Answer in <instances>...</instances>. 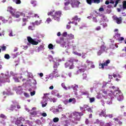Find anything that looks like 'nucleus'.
Listing matches in <instances>:
<instances>
[{
  "mask_svg": "<svg viewBox=\"0 0 126 126\" xmlns=\"http://www.w3.org/2000/svg\"><path fill=\"white\" fill-rule=\"evenodd\" d=\"M113 95L117 98L118 101H122V100L124 99L123 93L120 90H115L113 93L111 92L108 94V96H111V98H113Z\"/></svg>",
  "mask_w": 126,
  "mask_h": 126,
  "instance_id": "nucleus-1",
  "label": "nucleus"
},
{
  "mask_svg": "<svg viewBox=\"0 0 126 126\" xmlns=\"http://www.w3.org/2000/svg\"><path fill=\"white\" fill-rule=\"evenodd\" d=\"M62 15L63 14L62 13V11H56L54 15H52L53 19L54 20H56V21H59L61 20V17H62Z\"/></svg>",
  "mask_w": 126,
  "mask_h": 126,
  "instance_id": "nucleus-2",
  "label": "nucleus"
},
{
  "mask_svg": "<svg viewBox=\"0 0 126 126\" xmlns=\"http://www.w3.org/2000/svg\"><path fill=\"white\" fill-rule=\"evenodd\" d=\"M73 115L74 119L75 121H76L77 122H80V120L81 119V117L83 116V113L74 112H73Z\"/></svg>",
  "mask_w": 126,
  "mask_h": 126,
  "instance_id": "nucleus-3",
  "label": "nucleus"
},
{
  "mask_svg": "<svg viewBox=\"0 0 126 126\" xmlns=\"http://www.w3.org/2000/svg\"><path fill=\"white\" fill-rule=\"evenodd\" d=\"M73 62H74V60H70V61H68L65 63V67H69V69H73L74 68V65H73Z\"/></svg>",
  "mask_w": 126,
  "mask_h": 126,
  "instance_id": "nucleus-4",
  "label": "nucleus"
},
{
  "mask_svg": "<svg viewBox=\"0 0 126 126\" xmlns=\"http://www.w3.org/2000/svg\"><path fill=\"white\" fill-rule=\"evenodd\" d=\"M1 75L2 76V77H0V83H6V82H10V80L8 77L4 78V77H3L4 74L2 73H1Z\"/></svg>",
  "mask_w": 126,
  "mask_h": 126,
  "instance_id": "nucleus-5",
  "label": "nucleus"
},
{
  "mask_svg": "<svg viewBox=\"0 0 126 126\" xmlns=\"http://www.w3.org/2000/svg\"><path fill=\"white\" fill-rule=\"evenodd\" d=\"M86 70V67L85 66H81L78 67V69L76 71L75 73L76 74H80V73H82L84 72Z\"/></svg>",
  "mask_w": 126,
  "mask_h": 126,
  "instance_id": "nucleus-6",
  "label": "nucleus"
},
{
  "mask_svg": "<svg viewBox=\"0 0 126 126\" xmlns=\"http://www.w3.org/2000/svg\"><path fill=\"white\" fill-rule=\"evenodd\" d=\"M111 63V61L110 60H107L105 62L102 63H99V68H104V66H108V64Z\"/></svg>",
  "mask_w": 126,
  "mask_h": 126,
  "instance_id": "nucleus-7",
  "label": "nucleus"
},
{
  "mask_svg": "<svg viewBox=\"0 0 126 126\" xmlns=\"http://www.w3.org/2000/svg\"><path fill=\"white\" fill-rule=\"evenodd\" d=\"M28 41L30 44H32V45H38L39 42L38 41H35L30 36L27 37Z\"/></svg>",
  "mask_w": 126,
  "mask_h": 126,
  "instance_id": "nucleus-8",
  "label": "nucleus"
},
{
  "mask_svg": "<svg viewBox=\"0 0 126 126\" xmlns=\"http://www.w3.org/2000/svg\"><path fill=\"white\" fill-rule=\"evenodd\" d=\"M36 109H37L35 107H33L32 110H29L28 112H30V114L32 116H36L37 115V111H36Z\"/></svg>",
  "mask_w": 126,
  "mask_h": 126,
  "instance_id": "nucleus-9",
  "label": "nucleus"
},
{
  "mask_svg": "<svg viewBox=\"0 0 126 126\" xmlns=\"http://www.w3.org/2000/svg\"><path fill=\"white\" fill-rule=\"evenodd\" d=\"M114 20H115L117 24H121L123 21V18L122 17H114Z\"/></svg>",
  "mask_w": 126,
  "mask_h": 126,
  "instance_id": "nucleus-10",
  "label": "nucleus"
},
{
  "mask_svg": "<svg viewBox=\"0 0 126 126\" xmlns=\"http://www.w3.org/2000/svg\"><path fill=\"white\" fill-rule=\"evenodd\" d=\"M71 88L73 90L74 92H75V95H78L76 91H77L78 89V85L75 84L74 85L71 86Z\"/></svg>",
  "mask_w": 126,
  "mask_h": 126,
  "instance_id": "nucleus-11",
  "label": "nucleus"
},
{
  "mask_svg": "<svg viewBox=\"0 0 126 126\" xmlns=\"http://www.w3.org/2000/svg\"><path fill=\"white\" fill-rule=\"evenodd\" d=\"M27 22H28V19L27 18H22V26L23 27L27 25Z\"/></svg>",
  "mask_w": 126,
  "mask_h": 126,
  "instance_id": "nucleus-12",
  "label": "nucleus"
},
{
  "mask_svg": "<svg viewBox=\"0 0 126 126\" xmlns=\"http://www.w3.org/2000/svg\"><path fill=\"white\" fill-rule=\"evenodd\" d=\"M57 44H60V45H65V42H64V39L63 38H61L60 40H56Z\"/></svg>",
  "mask_w": 126,
  "mask_h": 126,
  "instance_id": "nucleus-13",
  "label": "nucleus"
},
{
  "mask_svg": "<svg viewBox=\"0 0 126 126\" xmlns=\"http://www.w3.org/2000/svg\"><path fill=\"white\" fill-rule=\"evenodd\" d=\"M8 10H9L10 13H11L12 16H13V15H14L15 13L16 12L15 11V10L14 9H13V8H12V7H9Z\"/></svg>",
  "mask_w": 126,
  "mask_h": 126,
  "instance_id": "nucleus-14",
  "label": "nucleus"
},
{
  "mask_svg": "<svg viewBox=\"0 0 126 126\" xmlns=\"http://www.w3.org/2000/svg\"><path fill=\"white\" fill-rule=\"evenodd\" d=\"M60 65V63L59 62H54L53 68L54 70H58V67Z\"/></svg>",
  "mask_w": 126,
  "mask_h": 126,
  "instance_id": "nucleus-15",
  "label": "nucleus"
},
{
  "mask_svg": "<svg viewBox=\"0 0 126 126\" xmlns=\"http://www.w3.org/2000/svg\"><path fill=\"white\" fill-rule=\"evenodd\" d=\"M80 3V2H79V1H75L74 3H72V5L73 7H78Z\"/></svg>",
  "mask_w": 126,
  "mask_h": 126,
  "instance_id": "nucleus-16",
  "label": "nucleus"
},
{
  "mask_svg": "<svg viewBox=\"0 0 126 126\" xmlns=\"http://www.w3.org/2000/svg\"><path fill=\"white\" fill-rule=\"evenodd\" d=\"M72 20H73V21H74V22H75V21L79 22L80 20H81V19L80 18H78V16L77 15H76L72 18Z\"/></svg>",
  "mask_w": 126,
  "mask_h": 126,
  "instance_id": "nucleus-17",
  "label": "nucleus"
},
{
  "mask_svg": "<svg viewBox=\"0 0 126 126\" xmlns=\"http://www.w3.org/2000/svg\"><path fill=\"white\" fill-rule=\"evenodd\" d=\"M31 17H32V18L34 17V13L32 11H30L28 13V16H27V18L28 19H30V18H31Z\"/></svg>",
  "mask_w": 126,
  "mask_h": 126,
  "instance_id": "nucleus-18",
  "label": "nucleus"
},
{
  "mask_svg": "<svg viewBox=\"0 0 126 126\" xmlns=\"http://www.w3.org/2000/svg\"><path fill=\"white\" fill-rule=\"evenodd\" d=\"M113 120L115 121V122H116L115 123H118V125H119V126H122V125H123V122L122 121H121L119 118H114Z\"/></svg>",
  "mask_w": 126,
  "mask_h": 126,
  "instance_id": "nucleus-19",
  "label": "nucleus"
},
{
  "mask_svg": "<svg viewBox=\"0 0 126 126\" xmlns=\"http://www.w3.org/2000/svg\"><path fill=\"white\" fill-rule=\"evenodd\" d=\"M15 125H17L18 126H24L22 125V122H21V121L19 119L16 120Z\"/></svg>",
  "mask_w": 126,
  "mask_h": 126,
  "instance_id": "nucleus-20",
  "label": "nucleus"
},
{
  "mask_svg": "<svg viewBox=\"0 0 126 126\" xmlns=\"http://www.w3.org/2000/svg\"><path fill=\"white\" fill-rule=\"evenodd\" d=\"M69 103H72V104H75L76 103V99L75 98H69Z\"/></svg>",
  "mask_w": 126,
  "mask_h": 126,
  "instance_id": "nucleus-21",
  "label": "nucleus"
},
{
  "mask_svg": "<svg viewBox=\"0 0 126 126\" xmlns=\"http://www.w3.org/2000/svg\"><path fill=\"white\" fill-rule=\"evenodd\" d=\"M32 26H29L28 27L29 30H34V29H35V23H32Z\"/></svg>",
  "mask_w": 126,
  "mask_h": 126,
  "instance_id": "nucleus-22",
  "label": "nucleus"
},
{
  "mask_svg": "<svg viewBox=\"0 0 126 126\" xmlns=\"http://www.w3.org/2000/svg\"><path fill=\"white\" fill-rule=\"evenodd\" d=\"M81 96H83V95L86 96L87 95H89V93L88 91H81Z\"/></svg>",
  "mask_w": 126,
  "mask_h": 126,
  "instance_id": "nucleus-23",
  "label": "nucleus"
},
{
  "mask_svg": "<svg viewBox=\"0 0 126 126\" xmlns=\"http://www.w3.org/2000/svg\"><path fill=\"white\" fill-rule=\"evenodd\" d=\"M99 116L100 117H104L105 118H107V115H106V112H104V111H102L100 113H99Z\"/></svg>",
  "mask_w": 126,
  "mask_h": 126,
  "instance_id": "nucleus-24",
  "label": "nucleus"
},
{
  "mask_svg": "<svg viewBox=\"0 0 126 126\" xmlns=\"http://www.w3.org/2000/svg\"><path fill=\"white\" fill-rule=\"evenodd\" d=\"M52 73H53L54 76H55V77H59V75L58 74V71H57V70H54Z\"/></svg>",
  "mask_w": 126,
  "mask_h": 126,
  "instance_id": "nucleus-25",
  "label": "nucleus"
},
{
  "mask_svg": "<svg viewBox=\"0 0 126 126\" xmlns=\"http://www.w3.org/2000/svg\"><path fill=\"white\" fill-rule=\"evenodd\" d=\"M113 76L114 78H116V77H118L119 78H122V76H121V75H120L119 74H117L115 73H113Z\"/></svg>",
  "mask_w": 126,
  "mask_h": 126,
  "instance_id": "nucleus-26",
  "label": "nucleus"
},
{
  "mask_svg": "<svg viewBox=\"0 0 126 126\" xmlns=\"http://www.w3.org/2000/svg\"><path fill=\"white\" fill-rule=\"evenodd\" d=\"M0 48H1L2 52H5V51H6V46H4V45H3L2 46H0Z\"/></svg>",
  "mask_w": 126,
  "mask_h": 126,
  "instance_id": "nucleus-27",
  "label": "nucleus"
},
{
  "mask_svg": "<svg viewBox=\"0 0 126 126\" xmlns=\"http://www.w3.org/2000/svg\"><path fill=\"white\" fill-rule=\"evenodd\" d=\"M31 3L33 5V6L37 5V1L36 0H31Z\"/></svg>",
  "mask_w": 126,
  "mask_h": 126,
  "instance_id": "nucleus-28",
  "label": "nucleus"
},
{
  "mask_svg": "<svg viewBox=\"0 0 126 126\" xmlns=\"http://www.w3.org/2000/svg\"><path fill=\"white\" fill-rule=\"evenodd\" d=\"M12 16L15 18H19V17H20V14H17V13L16 12Z\"/></svg>",
  "mask_w": 126,
  "mask_h": 126,
  "instance_id": "nucleus-29",
  "label": "nucleus"
},
{
  "mask_svg": "<svg viewBox=\"0 0 126 126\" xmlns=\"http://www.w3.org/2000/svg\"><path fill=\"white\" fill-rule=\"evenodd\" d=\"M15 108H16V106L14 104H11L10 106V110L11 111H13V110H14V109H15Z\"/></svg>",
  "mask_w": 126,
  "mask_h": 126,
  "instance_id": "nucleus-30",
  "label": "nucleus"
},
{
  "mask_svg": "<svg viewBox=\"0 0 126 126\" xmlns=\"http://www.w3.org/2000/svg\"><path fill=\"white\" fill-rule=\"evenodd\" d=\"M38 52H41L42 50H44V46L43 45H40L38 48Z\"/></svg>",
  "mask_w": 126,
  "mask_h": 126,
  "instance_id": "nucleus-31",
  "label": "nucleus"
},
{
  "mask_svg": "<svg viewBox=\"0 0 126 126\" xmlns=\"http://www.w3.org/2000/svg\"><path fill=\"white\" fill-rule=\"evenodd\" d=\"M67 36L69 37V39H74V35L72 34H68Z\"/></svg>",
  "mask_w": 126,
  "mask_h": 126,
  "instance_id": "nucleus-32",
  "label": "nucleus"
},
{
  "mask_svg": "<svg viewBox=\"0 0 126 126\" xmlns=\"http://www.w3.org/2000/svg\"><path fill=\"white\" fill-rule=\"evenodd\" d=\"M88 4H90L91 5L92 4V2H93V0H86Z\"/></svg>",
  "mask_w": 126,
  "mask_h": 126,
  "instance_id": "nucleus-33",
  "label": "nucleus"
},
{
  "mask_svg": "<svg viewBox=\"0 0 126 126\" xmlns=\"http://www.w3.org/2000/svg\"><path fill=\"white\" fill-rule=\"evenodd\" d=\"M123 9H126V1H124L123 2Z\"/></svg>",
  "mask_w": 126,
  "mask_h": 126,
  "instance_id": "nucleus-34",
  "label": "nucleus"
},
{
  "mask_svg": "<svg viewBox=\"0 0 126 126\" xmlns=\"http://www.w3.org/2000/svg\"><path fill=\"white\" fill-rule=\"evenodd\" d=\"M4 59H6V60H9V59H10V56H9V54H5Z\"/></svg>",
  "mask_w": 126,
  "mask_h": 126,
  "instance_id": "nucleus-35",
  "label": "nucleus"
},
{
  "mask_svg": "<svg viewBox=\"0 0 126 126\" xmlns=\"http://www.w3.org/2000/svg\"><path fill=\"white\" fill-rule=\"evenodd\" d=\"M60 119H59V118L55 117L53 119V122L54 123H58Z\"/></svg>",
  "mask_w": 126,
  "mask_h": 126,
  "instance_id": "nucleus-36",
  "label": "nucleus"
},
{
  "mask_svg": "<svg viewBox=\"0 0 126 126\" xmlns=\"http://www.w3.org/2000/svg\"><path fill=\"white\" fill-rule=\"evenodd\" d=\"M48 48L49 49H50V50H53V49H54V45H53L52 44H49L48 45Z\"/></svg>",
  "mask_w": 126,
  "mask_h": 126,
  "instance_id": "nucleus-37",
  "label": "nucleus"
},
{
  "mask_svg": "<svg viewBox=\"0 0 126 126\" xmlns=\"http://www.w3.org/2000/svg\"><path fill=\"white\" fill-rule=\"evenodd\" d=\"M100 50L103 51H105V50H106V46L104 45H101L100 47Z\"/></svg>",
  "mask_w": 126,
  "mask_h": 126,
  "instance_id": "nucleus-38",
  "label": "nucleus"
},
{
  "mask_svg": "<svg viewBox=\"0 0 126 126\" xmlns=\"http://www.w3.org/2000/svg\"><path fill=\"white\" fill-rule=\"evenodd\" d=\"M95 101V98L94 97H90V103H93Z\"/></svg>",
  "mask_w": 126,
  "mask_h": 126,
  "instance_id": "nucleus-39",
  "label": "nucleus"
},
{
  "mask_svg": "<svg viewBox=\"0 0 126 126\" xmlns=\"http://www.w3.org/2000/svg\"><path fill=\"white\" fill-rule=\"evenodd\" d=\"M93 2L94 3H100V1H101V0H93Z\"/></svg>",
  "mask_w": 126,
  "mask_h": 126,
  "instance_id": "nucleus-40",
  "label": "nucleus"
},
{
  "mask_svg": "<svg viewBox=\"0 0 126 126\" xmlns=\"http://www.w3.org/2000/svg\"><path fill=\"white\" fill-rule=\"evenodd\" d=\"M71 23H72V24H75V26H77L78 25V24L77 23V22H75L74 21H72V22H68V24H70Z\"/></svg>",
  "mask_w": 126,
  "mask_h": 126,
  "instance_id": "nucleus-41",
  "label": "nucleus"
},
{
  "mask_svg": "<svg viewBox=\"0 0 126 126\" xmlns=\"http://www.w3.org/2000/svg\"><path fill=\"white\" fill-rule=\"evenodd\" d=\"M87 78V74L83 73V79H86Z\"/></svg>",
  "mask_w": 126,
  "mask_h": 126,
  "instance_id": "nucleus-42",
  "label": "nucleus"
},
{
  "mask_svg": "<svg viewBox=\"0 0 126 126\" xmlns=\"http://www.w3.org/2000/svg\"><path fill=\"white\" fill-rule=\"evenodd\" d=\"M62 87H63V88H64V89H65V90H67V88L66 87V86H65V85L64 84V83H62Z\"/></svg>",
  "mask_w": 126,
  "mask_h": 126,
  "instance_id": "nucleus-43",
  "label": "nucleus"
},
{
  "mask_svg": "<svg viewBox=\"0 0 126 126\" xmlns=\"http://www.w3.org/2000/svg\"><path fill=\"white\" fill-rule=\"evenodd\" d=\"M24 95L26 97V98H29L30 97V95L27 93H24Z\"/></svg>",
  "mask_w": 126,
  "mask_h": 126,
  "instance_id": "nucleus-44",
  "label": "nucleus"
},
{
  "mask_svg": "<svg viewBox=\"0 0 126 126\" xmlns=\"http://www.w3.org/2000/svg\"><path fill=\"white\" fill-rule=\"evenodd\" d=\"M121 0H117L115 1V4H114V7H117V5H118V4L119 3V2Z\"/></svg>",
  "mask_w": 126,
  "mask_h": 126,
  "instance_id": "nucleus-45",
  "label": "nucleus"
},
{
  "mask_svg": "<svg viewBox=\"0 0 126 126\" xmlns=\"http://www.w3.org/2000/svg\"><path fill=\"white\" fill-rule=\"evenodd\" d=\"M0 118H1V119H6V116L3 114H1L0 115Z\"/></svg>",
  "mask_w": 126,
  "mask_h": 126,
  "instance_id": "nucleus-46",
  "label": "nucleus"
},
{
  "mask_svg": "<svg viewBox=\"0 0 126 126\" xmlns=\"http://www.w3.org/2000/svg\"><path fill=\"white\" fill-rule=\"evenodd\" d=\"M74 55H76V56H78L79 57H81V54L77 52H74Z\"/></svg>",
  "mask_w": 126,
  "mask_h": 126,
  "instance_id": "nucleus-47",
  "label": "nucleus"
},
{
  "mask_svg": "<svg viewBox=\"0 0 126 126\" xmlns=\"http://www.w3.org/2000/svg\"><path fill=\"white\" fill-rule=\"evenodd\" d=\"M67 35H68L67 32H64L62 34L63 37H66L67 36Z\"/></svg>",
  "mask_w": 126,
  "mask_h": 126,
  "instance_id": "nucleus-48",
  "label": "nucleus"
},
{
  "mask_svg": "<svg viewBox=\"0 0 126 126\" xmlns=\"http://www.w3.org/2000/svg\"><path fill=\"white\" fill-rule=\"evenodd\" d=\"M47 102H43V103L42 104V107L43 108H44V107H46L47 106Z\"/></svg>",
  "mask_w": 126,
  "mask_h": 126,
  "instance_id": "nucleus-49",
  "label": "nucleus"
},
{
  "mask_svg": "<svg viewBox=\"0 0 126 126\" xmlns=\"http://www.w3.org/2000/svg\"><path fill=\"white\" fill-rule=\"evenodd\" d=\"M102 93H103L104 94H105V95H107L108 94V91H106L105 90H103L102 91Z\"/></svg>",
  "mask_w": 126,
  "mask_h": 126,
  "instance_id": "nucleus-50",
  "label": "nucleus"
},
{
  "mask_svg": "<svg viewBox=\"0 0 126 126\" xmlns=\"http://www.w3.org/2000/svg\"><path fill=\"white\" fill-rule=\"evenodd\" d=\"M95 30L96 31H99V30H101V26H98L96 28H95Z\"/></svg>",
  "mask_w": 126,
  "mask_h": 126,
  "instance_id": "nucleus-51",
  "label": "nucleus"
},
{
  "mask_svg": "<svg viewBox=\"0 0 126 126\" xmlns=\"http://www.w3.org/2000/svg\"><path fill=\"white\" fill-rule=\"evenodd\" d=\"M35 94H36V92L35 91H33V92H31V95L34 96V95H35Z\"/></svg>",
  "mask_w": 126,
  "mask_h": 126,
  "instance_id": "nucleus-52",
  "label": "nucleus"
},
{
  "mask_svg": "<svg viewBox=\"0 0 126 126\" xmlns=\"http://www.w3.org/2000/svg\"><path fill=\"white\" fill-rule=\"evenodd\" d=\"M87 111H88V112H90V113H93V111H92V109H91V108H87Z\"/></svg>",
  "mask_w": 126,
  "mask_h": 126,
  "instance_id": "nucleus-53",
  "label": "nucleus"
},
{
  "mask_svg": "<svg viewBox=\"0 0 126 126\" xmlns=\"http://www.w3.org/2000/svg\"><path fill=\"white\" fill-rule=\"evenodd\" d=\"M20 15H21V16H23V17H25V13L23 12H20Z\"/></svg>",
  "mask_w": 126,
  "mask_h": 126,
  "instance_id": "nucleus-54",
  "label": "nucleus"
},
{
  "mask_svg": "<svg viewBox=\"0 0 126 126\" xmlns=\"http://www.w3.org/2000/svg\"><path fill=\"white\" fill-rule=\"evenodd\" d=\"M33 17H35V18H39V17H40L39 16V15H38V14H33Z\"/></svg>",
  "mask_w": 126,
  "mask_h": 126,
  "instance_id": "nucleus-55",
  "label": "nucleus"
},
{
  "mask_svg": "<svg viewBox=\"0 0 126 126\" xmlns=\"http://www.w3.org/2000/svg\"><path fill=\"white\" fill-rule=\"evenodd\" d=\"M46 21L48 22V23H50V22L52 21V19L50 18H48L47 19Z\"/></svg>",
  "mask_w": 126,
  "mask_h": 126,
  "instance_id": "nucleus-56",
  "label": "nucleus"
},
{
  "mask_svg": "<svg viewBox=\"0 0 126 126\" xmlns=\"http://www.w3.org/2000/svg\"><path fill=\"white\" fill-rule=\"evenodd\" d=\"M16 4H20L21 3V1L20 0H17L16 1Z\"/></svg>",
  "mask_w": 126,
  "mask_h": 126,
  "instance_id": "nucleus-57",
  "label": "nucleus"
},
{
  "mask_svg": "<svg viewBox=\"0 0 126 126\" xmlns=\"http://www.w3.org/2000/svg\"><path fill=\"white\" fill-rule=\"evenodd\" d=\"M109 117V118H110V119H112V118H113V114H108V115H106V117Z\"/></svg>",
  "mask_w": 126,
  "mask_h": 126,
  "instance_id": "nucleus-58",
  "label": "nucleus"
},
{
  "mask_svg": "<svg viewBox=\"0 0 126 126\" xmlns=\"http://www.w3.org/2000/svg\"><path fill=\"white\" fill-rule=\"evenodd\" d=\"M69 99H66L64 101V103L65 105H66V104H67L68 103H69Z\"/></svg>",
  "mask_w": 126,
  "mask_h": 126,
  "instance_id": "nucleus-59",
  "label": "nucleus"
},
{
  "mask_svg": "<svg viewBox=\"0 0 126 126\" xmlns=\"http://www.w3.org/2000/svg\"><path fill=\"white\" fill-rule=\"evenodd\" d=\"M69 3H70V1L65 2L64 5H65V6H67V5H68V4H69Z\"/></svg>",
  "mask_w": 126,
  "mask_h": 126,
  "instance_id": "nucleus-60",
  "label": "nucleus"
},
{
  "mask_svg": "<svg viewBox=\"0 0 126 126\" xmlns=\"http://www.w3.org/2000/svg\"><path fill=\"white\" fill-rule=\"evenodd\" d=\"M47 14H48V15H51V16H52V15H54L53 14V12H49Z\"/></svg>",
  "mask_w": 126,
  "mask_h": 126,
  "instance_id": "nucleus-61",
  "label": "nucleus"
},
{
  "mask_svg": "<svg viewBox=\"0 0 126 126\" xmlns=\"http://www.w3.org/2000/svg\"><path fill=\"white\" fill-rule=\"evenodd\" d=\"M99 11H104V8H103V7H100V8L99 9Z\"/></svg>",
  "mask_w": 126,
  "mask_h": 126,
  "instance_id": "nucleus-62",
  "label": "nucleus"
},
{
  "mask_svg": "<svg viewBox=\"0 0 126 126\" xmlns=\"http://www.w3.org/2000/svg\"><path fill=\"white\" fill-rule=\"evenodd\" d=\"M42 116L43 117H47V113H43L42 114Z\"/></svg>",
  "mask_w": 126,
  "mask_h": 126,
  "instance_id": "nucleus-63",
  "label": "nucleus"
},
{
  "mask_svg": "<svg viewBox=\"0 0 126 126\" xmlns=\"http://www.w3.org/2000/svg\"><path fill=\"white\" fill-rule=\"evenodd\" d=\"M105 126H112V125L111 124V123H107V124L105 125Z\"/></svg>",
  "mask_w": 126,
  "mask_h": 126,
  "instance_id": "nucleus-64",
  "label": "nucleus"
}]
</instances>
